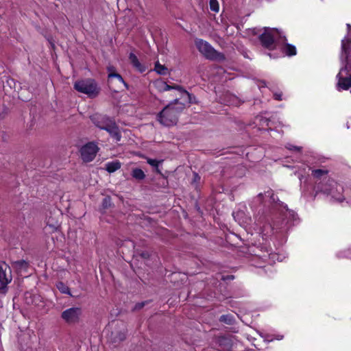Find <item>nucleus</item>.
<instances>
[{"label": "nucleus", "mask_w": 351, "mask_h": 351, "mask_svg": "<svg viewBox=\"0 0 351 351\" xmlns=\"http://www.w3.org/2000/svg\"><path fill=\"white\" fill-rule=\"evenodd\" d=\"M178 103V99H176L173 103L166 106L157 115V120L165 126H172L178 123V117L184 108V104L179 107H175Z\"/></svg>", "instance_id": "f257e3e1"}, {"label": "nucleus", "mask_w": 351, "mask_h": 351, "mask_svg": "<svg viewBox=\"0 0 351 351\" xmlns=\"http://www.w3.org/2000/svg\"><path fill=\"white\" fill-rule=\"evenodd\" d=\"M195 45L198 51L208 60L223 62L226 56L223 53L215 50L209 43L202 39L195 40Z\"/></svg>", "instance_id": "f03ea898"}, {"label": "nucleus", "mask_w": 351, "mask_h": 351, "mask_svg": "<svg viewBox=\"0 0 351 351\" xmlns=\"http://www.w3.org/2000/svg\"><path fill=\"white\" fill-rule=\"evenodd\" d=\"M74 88L80 93L87 95L90 98L96 97L100 92V88L96 81L90 78L75 82Z\"/></svg>", "instance_id": "7ed1b4c3"}, {"label": "nucleus", "mask_w": 351, "mask_h": 351, "mask_svg": "<svg viewBox=\"0 0 351 351\" xmlns=\"http://www.w3.org/2000/svg\"><path fill=\"white\" fill-rule=\"evenodd\" d=\"M108 70L110 71L108 74V86L111 91L119 93L122 91L123 86L128 88V84L125 82L120 74L114 72L115 69L113 66L108 67Z\"/></svg>", "instance_id": "20e7f679"}, {"label": "nucleus", "mask_w": 351, "mask_h": 351, "mask_svg": "<svg viewBox=\"0 0 351 351\" xmlns=\"http://www.w3.org/2000/svg\"><path fill=\"white\" fill-rule=\"evenodd\" d=\"M340 60L344 69H351V36L341 40Z\"/></svg>", "instance_id": "39448f33"}, {"label": "nucleus", "mask_w": 351, "mask_h": 351, "mask_svg": "<svg viewBox=\"0 0 351 351\" xmlns=\"http://www.w3.org/2000/svg\"><path fill=\"white\" fill-rule=\"evenodd\" d=\"M98 151L99 147L95 142H88L80 148V153L82 160L89 162L94 160Z\"/></svg>", "instance_id": "423d86ee"}, {"label": "nucleus", "mask_w": 351, "mask_h": 351, "mask_svg": "<svg viewBox=\"0 0 351 351\" xmlns=\"http://www.w3.org/2000/svg\"><path fill=\"white\" fill-rule=\"evenodd\" d=\"M82 310L80 307H71L61 313V318L68 324H75L80 322Z\"/></svg>", "instance_id": "0eeeda50"}, {"label": "nucleus", "mask_w": 351, "mask_h": 351, "mask_svg": "<svg viewBox=\"0 0 351 351\" xmlns=\"http://www.w3.org/2000/svg\"><path fill=\"white\" fill-rule=\"evenodd\" d=\"M350 71H351V69H344V67L342 66L337 74L338 82L336 86L339 91L348 90L351 88V73L349 74Z\"/></svg>", "instance_id": "6e6552de"}, {"label": "nucleus", "mask_w": 351, "mask_h": 351, "mask_svg": "<svg viewBox=\"0 0 351 351\" xmlns=\"http://www.w3.org/2000/svg\"><path fill=\"white\" fill-rule=\"evenodd\" d=\"M273 30L269 27H265L264 32L258 36L261 45L270 51L276 49L274 36L271 33Z\"/></svg>", "instance_id": "1a4fd4ad"}, {"label": "nucleus", "mask_w": 351, "mask_h": 351, "mask_svg": "<svg viewBox=\"0 0 351 351\" xmlns=\"http://www.w3.org/2000/svg\"><path fill=\"white\" fill-rule=\"evenodd\" d=\"M90 119L96 127L101 130H105L109 124H112V121H113V119L109 117L99 113H95L90 116Z\"/></svg>", "instance_id": "9d476101"}, {"label": "nucleus", "mask_w": 351, "mask_h": 351, "mask_svg": "<svg viewBox=\"0 0 351 351\" xmlns=\"http://www.w3.org/2000/svg\"><path fill=\"white\" fill-rule=\"evenodd\" d=\"M126 331L125 328L114 329L111 331L109 337V342L114 346L117 347L122 341L126 339Z\"/></svg>", "instance_id": "9b49d317"}, {"label": "nucleus", "mask_w": 351, "mask_h": 351, "mask_svg": "<svg viewBox=\"0 0 351 351\" xmlns=\"http://www.w3.org/2000/svg\"><path fill=\"white\" fill-rule=\"evenodd\" d=\"M106 131H107L110 136L116 140V141H119L121 138V134L119 130L118 125L116 124L114 120L112 121V124H109L108 127L105 128Z\"/></svg>", "instance_id": "f8f14e48"}, {"label": "nucleus", "mask_w": 351, "mask_h": 351, "mask_svg": "<svg viewBox=\"0 0 351 351\" xmlns=\"http://www.w3.org/2000/svg\"><path fill=\"white\" fill-rule=\"evenodd\" d=\"M158 87L160 91H167L171 89H176L182 93L186 94L189 98L191 96V95L188 91H186L182 86L179 85L170 86L165 82H160L158 83Z\"/></svg>", "instance_id": "ddd939ff"}, {"label": "nucleus", "mask_w": 351, "mask_h": 351, "mask_svg": "<svg viewBox=\"0 0 351 351\" xmlns=\"http://www.w3.org/2000/svg\"><path fill=\"white\" fill-rule=\"evenodd\" d=\"M129 60L133 67L140 73H143L146 71L147 67L139 62L138 58L134 53H130Z\"/></svg>", "instance_id": "4468645a"}, {"label": "nucleus", "mask_w": 351, "mask_h": 351, "mask_svg": "<svg viewBox=\"0 0 351 351\" xmlns=\"http://www.w3.org/2000/svg\"><path fill=\"white\" fill-rule=\"evenodd\" d=\"M6 277L5 269L0 265V293H5L7 291V285L10 282Z\"/></svg>", "instance_id": "2eb2a0df"}, {"label": "nucleus", "mask_w": 351, "mask_h": 351, "mask_svg": "<svg viewBox=\"0 0 351 351\" xmlns=\"http://www.w3.org/2000/svg\"><path fill=\"white\" fill-rule=\"evenodd\" d=\"M335 181L332 179L328 178L325 183L319 182L317 184L318 191L329 194L331 191Z\"/></svg>", "instance_id": "dca6fc26"}, {"label": "nucleus", "mask_w": 351, "mask_h": 351, "mask_svg": "<svg viewBox=\"0 0 351 351\" xmlns=\"http://www.w3.org/2000/svg\"><path fill=\"white\" fill-rule=\"evenodd\" d=\"M130 175L132 178L138 182H141L146 178V175L144 171L138 167L132 168Z\"/></svg>", "instance_id": "f3484780"}, {"label": "nucleus", "mask_w": 351, "mask_h": 351, "mask_svg": "<svg viewBox=\"0 0 351 351\" xmlns=\"http://www.w3.org/2000/svg\"><path fill=\"white\" fill-rule=\"evenodd\" d=\"M12 266L18 272H21L22 271H26L29 267V264L25 260H19L12 262Z\"/></svg>", "instance_id": "a211bd4d"}, {"label": "nucleus", "mask_w": 351, "mask_h": 351, "mask_svg": "<svg viewBox=\"0 0 351 351\" xmlns=\"http://www.w3.org/2000/svg\"><path fill=\"white\" fill-rule=\"evenodd\" d=\"M282 51L288 56H295L297 53L295 47L287 43L283 45Z\"/></svg>", "instance_id": "6ab92c4d"}, {"label": "nucleus", "mask_w": 351, "mask_h": 351, "mask_svg": "<svg viewBox=\"0 0 351 351\" xmlns=\"http://www.w3.org/2000/svg\"><path fill=\"white\" fill-rule=\"evenodd\" d=\"M113 204L112 203L110 196L107 195L102 200L99 211L101 213H104L107 209L111 208Z\"/></svg>", "instance_id": "aec40b11"}, {"label": "nucleus", "mask_w": 351, "mask_h": 351, "mask_svg": "<svg viewBox=\"0 0 351 351\" xmlns=\"http://www.w3.org/2000/svg\"><path fill=\"white\" fill-rule=\"evenodd\" d=\"M121 167V163L119 160L108 162L106 165V170L108 173H113L119 169Z\"/></svg>", "instance_id": "412c9836"}, {"label": "nucleus", "mask_w": 351, "mask_h": 351, "mask_svg": "<svg viewBox=\"0 0 351 351\" xmlns=\"http://www.w3.org/2000/svg\"><path fill=\"white\" fill-rule=\"evenodd\" d=\"M56 287L62 293L68 294L71 297H75L71 294L69 287L67 285H66L63 282H58L56 285Z\"/></svg>", "instance_id": "4be33fe9"}, {"label": "nucleus", "mask_w": 351, "mask_h": 351, "mask_svg": "<svg viewBox=\"0 0 351 351\" xmlns=\"http://www.w3.org/2000/svg\"><path fill=\"white\" fill-rule=\"evenodd\" d=\"M220 322H223L228 325H232L234 322V319L232 315L230 314L223 315L219 319Z\"/></svg>", "instance_id": "5701e85b"}, {"label": "nucleus", "mask_w": 351, "mask_h": 351, "mask_svg": "<svg viewBox=\"0 0 351 351\" xmlns=\"http://www.w3.org/2000/svg\"><path fill=\"white\" fill-rule=\"evenodd\" d=\"M154 71L160 75H165L167 72V68L165 65H162L157 61L155 63Z\"/></svg>", "instance_id": "b1692460"}, {"label": "nucleus", "mask_w": 351, "mask_h": 351, "mask_svg": "<svg viewBox=\"0 0 351 351\" xmlns=\"http://www.w3.org/2000/svg\"><path fill=\"white\" fill-rule=\"evenodd\" d=\"M328 173V170H324L321 169H317L313 170L312 176L316 179H321L322 176H326Z\"/></svg>", "instance_id": "393cba45"}, {"label": "nucleus", "mask_w": 351, "mask_h": 351, "mask_svg": "<svg viewBox=\"0 0 351 351\" xmlns=\"http://www.w3.org/2000/svg\"><path fill=\"white\" fill-rule=\"evenodd\" d=\"M135 253L136 256H139L143 259H149L150 258V253L148 251L136 250Z\"/></svg>", "instance_id": "a878e982"}, {"label": "nucleus", "mask_w": 351, "mask_h": 351, "mask_svg": "<svg viewBox=\"0 0 351 351\" xmlns=\"http://www.w3.org/2000/svg\"><path fill=\"white\" fill-rule=\"evenodd\" d=\"M210 8L212 11L217 12L219 11V3L217 0H210Z\"/></svg>", "instance_id": "bb28decb"}, {"label": "nucleus", "mask_w": 351, "mask_h": 351, "mask_svg": "<svg viewBox=\"0 0 351 351\" xmlns=\"http://www.w3.org/2000/svg\"><path fill=\"white\" fill-rule=\"evenodd\" d=\"M162 160H157L156 159H152V158H147V162L151 166L154 167H157L158 166L159 163H161Z\"/></svg>", "instance_id": "cd10ccee"}, {"label": "nucleus", "mask_w": 351, "mask_h": 351, "mask_svg": "<svg viewBox=\"0 0 351 351\" xmlns=\"http://www.w3.org/2000/svg\"><path fill=\"white\" fill-rule=\"evenodd\" d=\"M148 303V301H144V302H138L135 304V306H134L132 311H139L141 310V308H143L145 304H147Z\"/></svg>", "instance_id": "c85d7f7f"}, {"label": "nucleus", "mask_w": 351, "mask_h": 351, "mask_svg": "<svg viewBox=\"0 0 351 351\" xmlns=\"http://www.w3.org/2000/svg\"><path fill=\"white\" fill-rule=\"evenodd\" d=\"M270 199L271 200L274 202V203H278L280 206H283L285 208H286L287 210H288L287 208V206L285 205L284 206L283 205V203L282 202H280L278 198H276L275 197V195L274 193H271V195H270Z\"/></svg>", "instance_id": "c756f323"}, {"label": "nucleus", "mask_w": 351, "mask_h": 351, "mask_svg": "<svg viewBox=\"0 0 351 351\" xmlns=\"http://www.w3.org/2000/svg\"><path fill=\"white\" fill-rule=\"evenodd\" d=\"M193 178L192 183L199 182L200 180V176L198 175V173L196 172H193Z\"/></svg>", "instance_id": "7c9ffc66"}, {"label": "nucleus", "mask_w": 351, "mask_h": 351, "mask_svg": "<svg viewBox=\"0 0 351 351\" xmlns=\"http://www.w3.org/2000/svg\"><path fill=\"white\" fill-rule=\"evenodd\" d=\"M274 98L276 100L281 101L282 100V94L281 93H274Z\"/></svg>", "instance_id": "2f4dec72"}, {"label": "nucleus", "mask_w": 351, "mask_h": 351, "mask_svg": "<svg viewBox=\"0 0 351 351\" xmlns=\"http://www.w3.org/2000/svg\"><path fill=\"white\" fill-rule=\"evenodd\" d=\"M7 114H8L7 109L4 110L1 113H0V120L3 119L5 117Z\"/></svg>", "instance_id": "473e14b6"}, {"label": "nucleus", "mask_w": 351, "mask_h": 351, "mask_svg": "<svg viewBox=\"0 0 351 351\" xmlns=\"http://www.w3.org/2000/svg\"><path fill=\"white\" fill-rule=\"evenodd\" d=\"M347 28H348V36L346 38H350L351 36V25L350 24H347Z\"/></svg>", "instance_id": "72a5a7b5"}, {"label": "nucleus", "mask_w": 351, "mask_h": 351, "mask_svg": "<svg viewBox=\"0 0 351 351\" xmlns=\"http://www.w3.org/2000/svg\"><path fill=\"white\" fill-rule=\"evenodd\" d=\"M264 194L263 193H259L258 195V197L260 199V201L262 202L263 199Z\"/></svg>", "instance_id": "f704fd0d"}, {"label": "nucleus", "mask_w": 351, "mask_h": 351, "mask_svg": "<svg viewBox=\"0 0 351 351\" xmlns=\"http://www.w3.org/2000/svg\"><path fill=\"white\" fill-rule=\"evenodd\" d=\"M47 224L49 226H51V227H53V228H56V225L55 224H52L50 223V218L48 219L47 220Z\"/></svg>", "instance_id": "c9c22d12"}, {"label": "nucleus", "mask_w": 351, "mask_h": 351, "mask_svg": "<svg viewBox=\"0 0 351 351\" xmlns=\"http://www.w3.org/2000/svg\"><path fill=\"white\" fill-rule=\"evenodd\" d=\"M155 171L157 173H159V174H162L160 170L158 168V166H157V167H155Z\"/></svg>", "instance_id": "e433bc0d"}, {"label": "nucleus", "mask_w": 351, "mask_h": 351, "mask_svg": "<svg viewBox=\"0 0 351 351\" xmlns=\"http://www.w3.org/2000/svg\"><path fill=\"white\" fill-rule=\"evenodd\" d=\"M145 219L147 220L149 222H151L152 221V219L149 217H146Z\"/></svg>", "instance_id": "4c0bfd02"}, {"label": "nucleus", "mask_w": 351, "mask_h": 351, "mask_svg": "<svg viewBox=\"0 0 351 351\" xmlns=\"http://www.w3.org/2000/svg\"><path fill=\"white\" fill-rule=\"evenodd\" d=\"M293 148H294V149L298 150V151H300L301 150V147H298L294 146Z\"/></svg>", "instance_id": "58836bf2"}, {"label": "nucleus", "mask_w": 351, "mask_h": 351, "mask_svg": "<svg viewBox=\"0 0 351 351\" xmlns=\"http://www.w3.org/2000/svg\"><path fill=\"white\" fill-rule=\"evenodd\" d=\"M283 40L284 41H286L287 40V38L285 36L283 37Z\"/></svg>", "instance_id": "ea45409f"}, {"label": "nucleus", "mask_w": 351, "mask_h": 351, "mask_svg": "<svg viewBox=\"0 0 351 351\" xmlns=\"http://www.w3.org/2000/svg\"><path fill=\"white\" fill-rule=\"evenodd\" d=\"M229 278L230 279H232V278H234V276H229Z\"/></svg>", "instance_id": "a19ab883"}, {"label": "nucleus", "mask_w": 351, "mask_h": 351, "mask_svg": "<svg viewBox=\"0 0 351 351\" xmlns=\"http://www.w3.org/2000/svg\"><path fill=\"white\" fill-rule=\"evenodd\" d=\"M226 339H221L220 340V342L221 343L223 341H226Z\"/></svg>", "instance_id": "79ce46f5"}]
</instances>
